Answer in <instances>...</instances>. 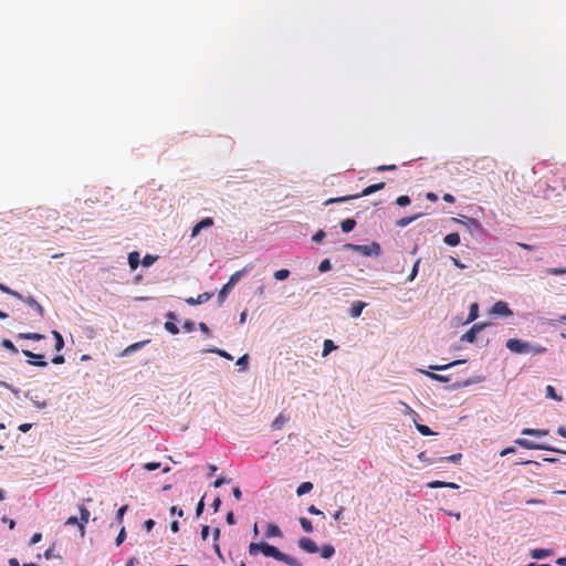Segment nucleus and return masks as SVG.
Returning a JSON list of instances; mask_svg holds the SVG:
<instances>
[{"label": "nucleus", "mask_w": 566, "mask_h": 566, "mask_svg": "<svg viewBox=\"0 0 566 566\" xmlns=\"http://www.w3.org/2000/svg\"><path fill=\"white\" fill-rule=\"evenodd\" d=\"M160 467V463L158 462H148L145 464V469L148 471L157 470Z\"/></svg>", "instance_id": "54"}, {"label": "nucleus", "mask_w": 566, "mask_h": 566, "mask_svg": "<svg viewBox=\"0 0 566 566\" xmlns=\"http://www.w3.org/2000/svg\"><path fill=\"white\" fill-rule=\"evenodd\" d=\"M140 263L139 253L137 251H133L128 254V264L132 270H136Z\"/></svg>", "instance_id": "16"}, {"label": "nucleus", "mask_w": 566, "mask_h": 566, "mask_svg": "<svg viewBox=\"0 0 566 566\" xmlns=\"http://www.w3.org/2000/svg\"><path fill=\"white\" fill-rule=\"evenodd\" d=\"M366 303L361 301H357L352 305L350 316L357 318L360 316L363 310L366 307Z\"/></svg>", "instance_id": "13"}, {"label": "nucleus", "mask_w": 566, "mask_h": 566, "mask_svg": "<svg viewBox=\"0 0 566 566\" xmlns=\"http://www.w3.org/2000/svg\"><path fill=\"white\" fill-rule=\"evenodd\" d=\"M22 353H23L24 356L30 358L28 360V363L30 365H34V366H39V367L48 366V363L44 359V355H42V354H34V353H32L31 350H28V349H23Z\"/></svg>", "instance_id": "6"}, {"label": "nucleus", "mask_w": 566, "mask_h": 566, "mask_svg": "<svg viewBox=\"0 0 566 566\" xmlns=\"http://www.w3.org/2000/svg\"><path fill=\"white\" fill-rule=\"evenodd\" d=\"M226 521L230 525L235 524V517H234V513L232 511L227 514Z\"/></svg>", "instance_id": "58"}, {"label": "nucleus", "mask_w": 566, "mask_h": 566, "mask_svg": "<svg viewBox=\"0 0 566 566\" xmlns=\"http://www.w3.org/2000/svg\"><path fill=\"white\" fill-rule=\"evenodd\" d=\"M266 536L268 537H281L282 532L277 525L269 524L266 528Z\"/></svg>", "instance_id": "18"}, {"label": "nucleus", "mask_w": 566, "mask_h": 566, "mask_svg": "<svg viewBox=\"0 0 566 566\" xmlns=\"http://www.w3.org/2000/svg\"><path fill=\"white\" fill-rule=\"evenodd\" d=\"M515 443L517 446H520L524 449H528V450H547V451L566 454V450H560V449H557V448H554L551 446H546V444H538V443H535V442L524 439V438L516 439Z\"/></svg>", "instance_id": "4"}, {"label": "nucleus", "mask_w": 566, "mask_h": 566, "mask_svg": "<svg viewBox=\"0 0 566 566\" xmlns=\"http://www.w3.org/2000/svg\"><path fill=\"white\" fill-rule=\"evenodd\" d=\"M313 489V483L312 482H303L298 485L297 490H296V494L298 496L301 495H304L308 492H311Z\"/></svg>", "instance_id": "22"}, {"label": "nucleus", "mask_w": 566, "mask_h": 566, "mask_svg": "<svg viewBox=\"0 0 566 566\" xmlns=\"http://www.w3.org/2000/svg\"><path fill=\"white\" fill-rule=\"evenodd\" d=\"M80 513H81V521L83 524L87 523L88 522V518H90V511L85 507V506H81L80 507Z\"/></svg>", "instance_id": "42"}, {"label": "nucleus", "mask_w": 566, "mask_h": 566, "mask_svg": "<svg viewBox=\"0 0 566 566\" xmlns=\"http://www.w3.org/2000/svg\"><path fill=\"white\" fill-rule=\"evenodd\" d=\"M211 296H212L211 293H202V294H199L197 297L186 298V302L189 305H198V304H202V303L207 302L208 300H210Z\"/></svg>", "instance_id": "12"}, {"label": "nucleus", "mask_w": 566, "mask_h": 566, "mask_svg": "<svg viewBox=\"0 0 566 566\" xmlns=\"http://www.w3.org/2000/svg\"><path fill=\"white\" fill-rule=\"evenodd\" d=\"M416 428L422 436L433 434V432L431 431V429L428 426L416 423Z\"/></svg>", "instance_id": "38"}, {"label": "nucleus", "mask_w": 566, "mask_h": 566, "mask_svg": "<svg viewBox=\"0 0 566 566\" xmlns=\"http://www.w3.org/2000/svg\"><path fill=\"white\" fill-rule=\"evenodd\" d=\"M522 434L524 436H534V437H544L548 434L547 429H532V428H524L522 430Z\"/></svg>", "instance_id": "14"}, {"label": "nucleus", "mask_w": 566, "mask_h": 566, "mask_svg": "<svg viewBox=\"0 0 566 566\" xmlns=\"http://www.w3.org/2000/svg\"><path fill=\"white\" fill-rule=\"evenodd\" d=\"M182 327H184V329H185L186 332H192V331H193V328H195V323H193V322H191V321H186V322L184 323Z\"/></svg>", "instance_id": "56"}, {"label": "nucleus", "mask_w": 566, "mask_h": 566, "mask_svg": "<svg viewBox=\"0 0 566 566\" xmlns=\"http://www.w3.org/2000/svg\"><path fill=\"white\" fill-rule=\"evenodd\" d=\"M247 270H248V268H244V269H242V270H240V271L234 272V273L230 276V279H229V281H228V283H227V284H228V286H230V287L232 289V286H234V285L240 281V279L243 276V274H244V272H245Z\"/></svg>", "instance_id": "17"}, {"label": "nucleus", "mask_w": 566, "mask_h": 566, "mask_svg": "<svg viewBox=\"0 0 566 566\" xmlns=\"http://www.w3.org/2000/svg\"><path fill=\"white\" fill-rule=\"evenodd\" d=\"M484 327V324H474L467 333L462 335V340L468 343H473L476 339V334L481 332Z\"/></svg>", "instance_id": "9"}, {"label": "nucleus", "mask_w": 566, "mask_h": 566, "mask_svg": "<svg viewBox=\"0 0 566 566\" xmlns=\"http://www.w3.org/2000/svg\"><path fill=\"white\" fill-rule=\"evenodd\" d=\"M384 188H385V182L374 184V185H370V186L366 187L360 193L343 196V197H336V198H329V199H327L324 202V206H328V205H332V203L346 202V201H349L352 199H357V198H360V197L369 196V195H371V193H374L376 191H379V190H381Z\"/></svg>", "instance_id": "2"}, {"label": "nucleus", "mask_w": 566, "mask_h": 566, "mask_svg": "<svg viewBox=\"0 0 566 566\" xmlns=\"http://www.w3.org/2000/svg\"><path fill=\"white\" fill-rule=\"evenodd\" d=\"M307 512L313 515H322L323 514V512L321 510H318L315 505H310L307 507Z\"/></svg>", "instance_id": "55"}, {"label": "nucleus", "mask_w": 566, "mask_h": 566, "mask_svg": "<svg viewBox=\"0 0 566 566\" xmlns=\"http://www.w3.org/2000/svg\"><path fill=\"white\" fill-rule=\"evenodd\" d=\"M421 214H416V216H412V217H407V218H401L399 220L396 221V226L399 227V228H405L407 227L409 223H411L412 221H415L416 219H418Z\"/></svg>", "instance_id": "26"}, {"label": "nucleus", "mask_w": 566, "mask_h": 566, "mask_svg": "<svg viewBox=\"0 0 566 566\" xmlns=\"http://www.w3.org/2000/svg\"><path fill=\"white\" fill-rule=\"evenodd\" d=\"M1 345L9 349L12 354H17L18 353V348L14 346V344L10 340V339H3Z\"/></svg>", "instance_id": "39"}, {"label": "nucleus", "mask_w": 566, "mask_h": 566, "mask_svg": "<svg viewBox=\"0 0 566 566\" xmlns=\"http://www.w3.org/2000/svg\"><path fill=\"white\" fill-rule=\"evenodd\" d=\"M443 241L450 247H455L460 243V234L458 232L449 233L444 237Z\"/></svg>", "instance_id": "15"}, {"label": "nucleus", "mask_w": 566, "mask_h": 566, "mask_svg": "<svg viewBox=\"0 0 566 566\" xmlns=\"http://www.w3.org/2000/svg\"><path fill=\"white\" fill-rule=\"evenodd\" d=\"M209 526L208 525H203L202 528H201V537L203 541L207 539L208 535H209Z\"/></svg>", "instance_id": "64"}, {"label": "nucleus", "mask_w": 566, "mask_h": 566, "mask_svg": "<svg viewBox=\"0 0 566 566\" xmlns=\"http://www.w3.org/2000/svg\"><path fill=\"white\" fill-rule=\"evenodd\" d=\"M156 259H157L156 256L147 254V255H145V258L143 260V264L145 266H150L156 261Z\"/></svg>", "instance_id": "52"}, {"label": "nucleus", "mask_w": 566, "mask_h": 566, "mask_svg": "<svg viewBox=\"0 0 566 566\" xmlns=\"http://www.w3.org/2000/svg\"><path fill=\"white\" fill-rule=\"evenodd\" d=\"M478 313H479L478 303L471 304L468 321L469 322L474 321L478 317Z\"/></svg>", "instance_id": "35"}, {"label": "nucleus", "mask_w": 566, "mask_h": 566, "mask_svg": "<svg viewBox=\"0 0 566 566\" xmlns=\"http://www.w3.org/2000/svg\"><path fill=\"white\" fill-rule=\"evenodd\" d=\"M212 353H217L219 356L221 357H224L227 359H232V356L230 354H228L227 352L224 350H221V349H212L211 350Z\"/></svg>", "instance_id": "57"}, {"label": "nucleus", "mask_w": 566, "mask_h": 566, "mask_svg": "<svg viewBox=\"0 0 566 566\" xmlns=\"http://www.w3.org/2000/svg\"><path fill=\"white\" fill-rule=\"evenodd\" d=\"M165 328H166V331H168L169 333H171L174 335L179 333L178 326L171 321H167L165 323Z\"/></svg>", "instance_id": "37"}, {"label": "nucleus", "mask_w": 566, "mask_h": 566, "mask_svg": "<svg viewBox=\"0 0 566 566\" xmlns=\"http://www.w3.org/2000/svg\"><path fill=\"white\" fill-rule=\"evenodd\" d=\"M545 350H546V348L542 347V346H534V347L531 346V350L530 352H532L533 354L537 355V354L545 353Z\"/></svg>", "instance_id": "60"}, {"label": "nucleus", "mask_w": 566, "mask_h": 566, "mask_svg": "<svg viewBox=\"0 0 566 566\" xmlns=\"http://www.w3.org/2000/svg\"><path fill=\"white\" fill-rule=\"evenodd\" d=\"M546 273L549 275L566 274V268H548V269H546Z\"/></svg>", "instance_id": "36"}, {"label": "nucleus", "mask_w": 566, "mask_h": 566, "mask_svg": "<svg viewBox=\"0 0 566 566\" xmlns=\"http://www.w3.org/2000/svg\"><path fill=\"white\" fill-rule=\"evenodd\" d=\"M52 335L54 336L55 339V349L59 352L64 347V339L57 331H53Z\"/></svg>", "instance_id": "30"}, {"label": "nucleus", "mask_w": 566, "mask_h": 566, "mask_svg": "<svg viewBox=\"0 0 566 566\" xmlns=\"http://www.w3.org/2000/svg\"><path fill=\"white\" fill-rule=\"evenodd\" d=\"M42 538V535L41 533H34L30 539V544L33 545V544H36L41 541Z\"/></svg>", "instance_id": "59"}, {"label": "nucleus", "mask_w": 566, "mask_h": 566, "mask_svg": "<svg viewBox=\"0 0 566 566\" xmlns=\"http://www.w3.org/2000/svg\"><path fill=\"white\" fill-rule=\"evenodd\" d=\"M396 203L400 207H405V206H408L410 203V198L406 195L403 196H399L397 199H396Z\"/></svg>", "instance_id": "44"}, {"label": "nucleus", "mask_w": 566, "mask_h": 566, "mask_svg": "<svg viewBox=\"0 0 566 566\" xmlns=\"http://www.w3.org/2000/svg\"><path fill=\"white\" fill-rule=\"evenodd\" d=\"M154 526H155V521L154 520H147L144 523V527H145V530L147 532L151 531Z\"/></svg>", "instance_id": "61"}, {"label": "nucleus", "mask_w": 566, "mask_h": 566, "mask_svg": "<svg viewBox=\"0 0 566 566\" xmlns=\"http://www.w3.org/2000/svg\"><path fill=\"white\" fill-rule=\"evenodd\" d=\"M335 553V548L333 545L331 544H327V545H324L321 549V555L323 558H331Z\"/></svg>", "instance_id": "27"}, {"label": "nucleus", "mask_w": 566, "mask_h": 566, "mask_svg": "<svg viewBox=\"0 0 566 566\" xmlns=\"http://www.w3.org/2000/svg\"><path fill=\"white\" fill-rule=\"evenodd\" d=\"M127 509H128L127 505H123L118 509L116 518L119 523L123 521L124 514L126 513Z\"/></svg>", "instance_id": "50"}, {"label": "nucleus", "mask_w": 566, "mask_h": 566, "mask_svg": "<svg viewBox=\"0 0 566 566\" xmlns=\"http://www.w3.org/2000/svg\"><path fill=\"white\" fill-rule=\"evenodd\" d=\"M428 488H430V489L444 488V482L434 480V481H431V482L428 483Z\"/></svg>", "instance_id": "53"}, {"label": "nucleus", "mask_w": 566, "mask_h": 566, "mask_svg": "<svg viewBox=\"0 0 566 566\" xmlns=\"http://www.w3.org/2000/svg\"><path fill=\"white\" fill-rule=\"evenodd\" d=\"M66 525H77L78 526V530H80V534L81 536L83 537L84 534H85V527H84V524L82 522H80L77 520L76 516H71L66 520L65 522Z\"/></svg>", "instance_id": "19"}, {"label": "nucleus", "mask_w": 566, "mask_h": 566, "mask_svg": "<svg viewBox=\"0 0 566 566\" xmlns=\"http://www.w3.org/2000/svg\"><path fill=\"white\" fill-rule=\"evenodd\" d=\"M298 547L301 549L305 551L306 553H311V554L317 553L319 551V548L316 545V543L313 539L308 538V537L300 538Z\"/></svg>", "instance_id": "8"}, {"label": "nucleus", "mask_w": 566, "mask_h": 566, "mask_svg": "<svg viewBox=\"0 0 566 566\" xmlns=\"http://www.w3.org/2000/svg\"><path fill=\"white\" fill-rule=\"evenodd\" d=\"M461 458H462L461 453H455V454H452L450 457L443 458L442 460H447V461H450V462H453V463H459Z\"/></svg>", "instance_id": "51"}, {"label": "nucleus", "mask_w": 566, "mask_h": 566, "mask_svg": "<svg viewBox=\"0 0 566 566\" xmlns=\"http://www.w3.org/2000/svg\"><path fill=\"white\" fill-rule=\"evenodd\" d=\"M229 480H227L226 478H218L214 482H213V486L214 488H220L222 484L224 483H228Z\"/></svg>", "instance_id": "62"}, {"label": "nucleus", "mask_w": 566, "mask_h": 566, "mask_svg": "<svg viewBox=\"0 0 566 566\" xmlns=\"http://www.w3.org/2000/svg\"><path fill=\"white\" fill-rule=\"evenodd\" d=\"M419 264H420V260H417L416 263L412 266L411 273L408 276V281L409 282L415 280V277H416V275L418 273Z\"/></svg>", "instance_id": "46"}, {"label": "nucleus", "mask_w": 566, "mask_h": 566, "mask_svg": "<svg viewBox=\"0 0 566 566\" xmlns=\"http://www.w3.org/2000/svg\"><path fill=\"white\" fill-rule=\"evenodd\" d=\"M397 169V166L396 165H381V166H378L376 168L377 171L381 172V171H391V170H396Z\"/></svg>", "instance_id": "47"}, {"label": "nucleus", "mask_w": 566, "mask_h": 566, "mask_svg": "<svg viewBox=\"0 0 566 566\" xmlns=\"http://www.w3.org/2000/svg\"><path fill=\"white\" fill-rule=\"evenodd\" d=\"M336 348H337V346L334 344L333 340L326 339L324 342V347H323V353H322L323 357L327 356L332 350H334Z\"/></svg>", "instance_id": "29"}, {"label": "nucleus", "mask_w": 566, "mask_h": 566, "mask_svg": "<svg viewBox=\"0 0 566 566\" xmlns=\"http://www.w3.org/2000/svg\"><path fill=\"white\" fill-rule=\"evenodd\" d=\"M325 238V232L323 230H318L312 238V240L316 243H319Z\"/></svg>", "instance_id": "48"}, {"label": "nucleus", "mask_w": 566, "mask_h": 566, "mask_svg": "<svg viewBox=\"0 0 566 566\" xmlns=\"http://www.w3.org/2000/svg\"><path fill=\"white\" fill-rule=\"evenodd\" d=\"M356 226V221L354 219H345L340 222V229L343 232H350Z\"/></svg>", "instance_id": "20"}, {"label": "nucleus", "mask_w": 566, "mask_h": 566, "mask_svg": "<svg viewBox=\"0 0 566 566\" xmlns=\"http://www.w3.org/2000/svg\"><path fill=\"white\" fill-rule=\"evenodd\" d=\"M230 290H231V287L228 286V284L223 285V287L221 289V291L218 294V300H219L220 303H222L226 300V297H227V295H228Z\"/></svg>", "instance_id": "40"}, {"label": "nucleus", "mask_w": 566, "mask_h": 566, "mask_svg": "<svg viewBox=\"0 0 566 566\" xmlns=\"http://www.w3.org/2000/svg\"><path fill=\"white\" fill-rule=\"evenodd\" d=\"M463 363H465V360H461L460 359V360H454V361L446 364V365H432V366H430V369H432V370H446V369H448L450 367H453L455 365H460V364H463Z\"/></svg>", "instance_id": "24"}, {"label": "nucleus", "mask_w": 566, "mask_h": 566, "mask_svg": "<svg viewBox=\"0 0 566 566\" xmlns=\"http://www.w3.org/2000/svg\"><path fill=\"white\" fill-rule=\"evenodd\" d=\"M546 397L556 401H562V396L557 395L552 385L546 386Z\"/></svg>", "instance_id": "31"}, {"label": "nucleus", "mask_w": 566, "mask_h": 566, "mask_svg": "<svg viewBox=\"0 0 566 566\" xmlns=\"http://www.w3.org/2000/svg\"><path fill=\"white\" fill-rule=\"evenodd\" d=\"M491 313L500 316H510L513 314L506 302L497 301L494 303Z\"/></svg>", "instance_id": "7"}, {"label": "nucleus", "mask_w": 566, "mask_h": 566, "mask_svg": "<svg viewBox=\"0 0 566 566\" xmlns=\"http://www.w3.org/2000/svg\"><path fill=\"white\" fill-rule=\"evenodd\" d=\"M248 361H249V357L248 355H243L241 356L238 360H237V365L242 367L243 369L247 368L248 366Z\"/></svg>", "instance_id": "49"}, {"label": "nucleus", "mask_w": 566, "mask_h": 566, "mask_svg": "<svg viewBox=\"0 0 566 566\" xmlns=\"http://www.w3.org/2000/svg\"><path fill=\"white\" fill-rule=\"evenodd\" d=\"M0 291L6 293V294L12 295V296H14V297H17L19 300L23 298V296L19 292L11 290L9 286H7V285H4L2 283H0Z\"/></svg>", "instance_id": "32"}, {"label": "nucleus", "mask_w": 566, "mask_h": 566, "mask_svg": "<svg viewBox=\"0 0 566 566\" xmlns=\"http://www.w3.org/2000/svg\"><path fill=\"white\" fill-rule=\"evenodd\" d=\"M300 524H301L302 528L304 530V532H306V533L313 532V525H312V522L308 518L301 517L300 518Z\"/></svg>", "instance_id": "33"}, {"label": "nucleus", "mask_w": 566, "mask_h": 566, "mask_svg": "<svg viewBox=\"0 0 566 566\" xmlns=\"http://www.w3.org/2000/svg\"><path fill=\"white\" fill-rule=\"evenodd\" d=\"M126 538V532H125V527H122L116 539H115V544L116 546H119Z\"/></svg>", "instance_id": "45"}, {"label": "nucleus", "mask_w": 566, "mask_h": 566, "mask_svg": "<svg viewBox=\"0 0 566 566\" xmlns=\"http://www.w3.org/2000/svg\"><path fill=\"white\" fill-rule=\"evenodd\" d=\"M506 348L512 353L525 354L531 350V345L520 338H510L506 342Z\"/></svg>", "instance_id": "5"}, {"label": "nucleus", "mask_w": 566, "mask_h": 566, "mask_svg": "<svg viewBox=\"0 0 566 566\" xmlns=\"http://www.w3.org/2000/svg\"><path fill=\"white\" fill-rule=\"evenodd\" d=\"M260 553L265 557H272L276 560L283 562L289 566H301V563L296 558L282 553L277 547L270 545L269 543H251L249 545V554L251 556H256Z\"/></svg>", "instance_id": "1"}, {"label": "nucleus", "mask_w": 566, "mask_h": 566, "mask_svg": "<svg viewBox=\"0 0 566 566\" xmlns=\"http://www.w3.org/2000/svg\"><path fill=\"white\" fill-rule=\"evenodd\" d=\"M551 552L544 548H535L531 552V556L535 559H541L543 557L549 556Z\"/></svg>", "instance_id": "25"}, {"label": "nucleus", "mask_w": 566, "mask_h": 566, "mask_svg": "<svg viewBox=\"0 0 566 566\" xmlns=\"http://www.w3.org/2000/svg\"><path fill=\"white\" fill-rule=\"evenodd\" d=\"M21 301L33 307L38 312L39 316L43 317L44 308L33 296L23 297Z\"/></svg>", "instance_id": "11"}, {"label": "nucleus", "mask_w": 566, "mask_h": 566, "mask_svg": "<svg viewBox=\"0 0 566 566\" xmlns=\"http://www.w3.org/2000/svg\"><path fill=\"white\" fill-rule=\"evenodd\" d=\"M149 340H143V342H137V343H134L132 345H129L128 347H126L124 349V355H127V354H130V353H134L138 349H140L145 344H147Z\"/></svg>", "instance_id": "23"}, {"label": "nucleus", "mask_w": 566, "mask_h": 566, "mask_svg": "<svg viewBox=\"0 0 566 566\" xmlns=\"http://www.w3.org/2000/svg\"><path fill=\"white\" fill-rule=\"evenodd\" d=\"M290 275V271L287 269H281L274 272V279L277 281H283L287 279Z\"/></svg>", "instance_id": "34"}, {"label": "nucleus", "mask_w": 566, "mask_h": 566, "mask_svg": "<svg viewBox=\"0 0 566 566\" xmlns=\"http://www.w3.org/2000/svg\"><path fill=\"white\" fill-rule=\"evenodd\" d=\"M331 268H332V264H331L329 259H324V260L321 262V264L318 265V271H319V272H322V273H323V272H327V271H329V270H331Z\"/></svg>", "instance_id": "41"}, {"label": "nucleus", "mask_w": 566, "mask_h": 566, "mask_svg": "<svg viewBox=\"0 0 566 566\" xmlns=\"http://www.w3.org/2000/svg\"><path fill=\"white\" fill-rule=\"evenodd\" d=\"M427 375L431 379H434V380L440 381V382H448L450 380V378L448 376H442V375H438V374H433V373H427Z\"/></svg>", "instance_id": "43"}, {"label": "nucleus", "mask_w": 566, "mask_h": 566, "mask_svg": "<svg viewBox=\"0 0 566 566\" xmlns=\"http://www.w3.org/2000/svg\"><path fill=\"white\" fill-rule=\"evenodd\" d=\"M213 226V219L210 217L203 218L201 221H199L191 231V237H197L202 229H208Z\"/></svg>", "instance_id": "10"}, {"label": "nucleus", "mask_w": 566, "mask_h": 566, "mask_svg": "<svg viewBox=\"0 0 566 566\" xmlns=\"http://www.w3.org/2000/svg\"><path fill=\"white\" fill-rule=\"evenodd\" d=\"M344 249L358 252L365 256H378L381 252L380 244L377 242H373L370 244L365 245L346 243L344 245Z\"/></svg>", "instance_id": "3"}, {"label": "nucleus", "mask_w": 566, "mask_h": 566, "mask_svg": "<svg viewBox=\"0 0 566 566\" xmlns=\"http://www.w3.org/2000/svg\"><path fill=\"white\" fill-rule=\"evenodd\" d=\"M287 421V418L280 413L272 422L271 427L273 430H280L284 426V423Z\"/></svg>", "instance_id": "21"}, {"label": "nucleus", "mask_w": 566, "mask_h": 566, "mask_svg": "<svg viewBox=\"0 0 566 566\" xmlns=\"http://www.w3.org/2000/svg\"><path fill=\"white\" fill-rule=\"evenodd\" d=\"M18 337L19 338H23V339L40 340L44 336L42 334H39V333H20L18 335Z\"/></svg>", "instance_id": "28"}, {"label": "nucleus", "mask_w": 566, "mask_h": 566, "mask_svg": "<svg viewBox=\"0 0 566 566\" xmlns=\"http://www.w3.org/2000/svg\"><path fill=\"white\" fill-rule=\"evenodd\" d=\"M2 522L7 523L10 530H13L15 526V522L12 518H8L4 516V517H2Z\"/></svg>", "instance_id": "63"}]
</instances>
